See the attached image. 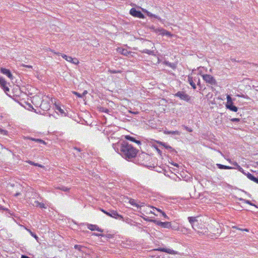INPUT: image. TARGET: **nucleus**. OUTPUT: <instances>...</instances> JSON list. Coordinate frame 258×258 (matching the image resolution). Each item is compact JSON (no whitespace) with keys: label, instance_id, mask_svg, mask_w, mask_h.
I'll list each match as a JSON object with an SVG mask.
<instances>
[{"label":"nucleus","instance_id":"b1692460","mask_svg":"<svg viewBox=\"0 0 258 258\" xmlns=\"http://www.w3.org/2000/svg\"><path fill=\"white\" fill-rule=\"evenodd\" d=\"M121 53L124 55L127 56L130 52L126 49H122L120 51Z\"/></svg>","mask_w":258,"mask_h":258},{"label":"nucleus","instance_id":"aec40b11","mask_svg":"<svg viewBox=\"0 0 258 258\" xmlns=\"http://www.w3.org/2000/svg\"><path fill=\"white\" fill-rule=\"evenodd\" d=\"M74 247L75 249H77L81 251H84V249L85 248V247L84 246L80 245H75Z\"/></svg>","mask_w":258,"mask_h":258},{"label":"nucleus","instance_id":"423d86ee","mask_svg":"<svg viewBox=\"0 0 258 258\" xmlns=\"http://www.w3.org/2000/svg\"><path fill=\"white\" fill-rule=\"evenodd\" d=\"M175 96L186 101H188L190 99V97L188 94L182 91L178 92L175 94Z\"/></svg>","mask_w":258,"mask_h":258},{"label":"nucleus","instance_id":"f704fd0d","mask_svg":"<svg viewBox=\"0 0 258 258\" xmlns=\"http://www.w3.org/2000/svg\"><path fill=\"white\" fill-rule=\"evenodd\" d=\"M27 230L29 231V232L30 233V234L33 237H34L35 239H37L38 238V237L37 236V235L35 234H34V233H33L30 230L27 229Z\"/></svg>","mask_w":258,"mask_h":258},{"label":"nucleus","instance_id":"2f4dec72","mask_svg":"<svg viewBox=\"0 0 258 258\" xmlns=\"http://www.w3.org/2000/svg\"><path fill=\"white\" fill-rule=\"evenodd\" d=\"M227 104H230V103H233L232 101V98L229 95L227 96Z\"/></svg>","mask_w":258,"mask_h":258},{"label":"nucleus","instance_id":"4d7b16f0","mask_svg":"<svg viewBox=\"0 0 258 258\" xmlns=\"http://www.w3.org/2000/svg\"><path fill=\"white\" fill-rule=\"evenodd\" d=\"M156 209L157 211H158V212H160L161 213V211H162L161 210L159 209H157V208H155Z\"/></svg>","mask_w":258,"mask_h":258},{"label":"nucleus","instance_id":"dca6fc26","mask_svg":"<svg viewBox=\"0 0 258 258\" xmlns=\"http://www.w3.org/2000/svg\"><path fill=\"white\" fill-rule=\"evenodd\" d=\"M125 139L127 140L135 142L136 143L138 144V145L141 144V142L139 140H137L135 138H134L133 137H131L130 136H126Z\"/></svg>","mask_w":258,"mask_h":258},{"label":"nucleus","instance_id":"864d4df0","mask_svg":"<svg viewBox=\"0 0 258 258\" xmlns=\"http://www.w3.org/2000/svg\"><path fill=\"white\" fill-rule=\"evenodd\" d=\"M194 82L196 83H197V82L198 81V78H195L194 79H193Z\"/></svg>","mask_w":258,"mask_h":258},{"label":"nucleus","instance_id":"0eeeda50","mask_svg":"<svg viewBox=\"0 0 258 258\" xmlns=\"http://www.w3.org/2000/svg\"><path fill=\"white\" fill-rule=\"evenodd\" d=\"M130 14L134 17L144 18V15L140 11H137L135 8H132L130 10Z\"/></svg>","mask_w":258,"mask_h":258},{"label":"nucleus","instance_id":"c03bdc74","mask_svg":"<svg viewBox=\"0 0 258 258\" xmlns=\"http://www.w3.org/2000/svg\"><path fill=\"white\" fill-rule=\"evenodd\" d=\"M162 145H163L166 149H171L170 146L166 145L165 143H162Z\"/></svg>","mask_w":258,"mask_h":258},{"label":"nucleus","instance_id":"4be33fe9","mask_svg":"<svg viewBox=\"0 0 258 258\" xmlns=\"http://www.w3.org/2000/svg\"><path fill=\"white\" fill-rule=\"evenodd\" d=\"M129 203L132 205V206H135V207H137V208H139L140 207V206L139 205L137 204L136 202H135V200L134 199H130V201H129Z\"/></svg>","mask_w":258,"mask_h":258},{"label":"nucleus","instance_id":"5701e85b","mask_svg":"<svg viewBox=\"0 0 258 258\" xmlns=\"http://www.w3.org/2000/svg\"><path fill=\"white\" fill-rule=\"evenodd\" d=\"M146 13L147 14V15L149 17H154L155 18H156L157 19H160V18L156 15H154V14H152L151 13L149 12H148V11H146Z\"/></svg>","mask_w":258,"mask_h":258},{"label":"nucleus","instance_id":"6e6552de","mask_svg":"<svg viewBox=\"0 0 258 258\" xmlns=\"http://www.w3.org/2000/svg\"><path fill=\"white\" fill-rule=\"evenodd\" d=\"M0 85L6 93L9 91V88L7 86V82L3 77H0Z\"/></svg>","mask_w":258,"mask_h":258},{"label":"nucleus","instance_id":"9b49d317","mask_svg":"<svg viewBox=\"0 0 258 258\" xmlns=\"http://www.w3.org/2000/svg\"><path fill=\"white\" fill-rule=\"evenodd\" d=\"M40 107L43 110H48L50 108V105L47 101L43 100L40 105Z\"/></svg>","mask_w":258,"mask_h":258},{"label":"nucleus","instance_id":"5fc2aeb1","mask_svg":"<svg viewBox=\"0 0 258 258\" xmlns=\"http://www.w3.org/2000/svg\"><path fill=\"white\" fill-rule=\"evenodd\" d=\"M20 195V192H17L16 194H15V197H17L18 196H19Z\"/></svg>","mask_w":258,"mask_h":258},{"label":"nucleus","instance_id":"052dcab7","mask_svg":"<svg viewBox=\"0 0 258 258\" xmlns=\"http://www.w3.org/2000/svg\"><path fill=\"white\" fill-rule=\"evenodd\" d=\"M75 94H77V95H78L79 97H80L81 96L77 92H75Z\"/></svg>","mask_w":258,"mask_h":258},{"label":"nucleus","instance_id":"79ce46f5","mask_svg":"<svg viewBox=\"0 0 258 258\" xmlns=\"http://www.w3.org/2000/svg\"><path fill=\"white\" fill-rule=\"evenodd\" d=\"M21 66L27 68H29V69H32V66H30V65H26V64H22Z\"/></svg>","mask_w":258,"mask_h":258},{"label":"nucleus","instance_id":"680f3d73","mask_svg":"<svg viewBox=\"0 0 258 258\" xmlns=\"http://www.w3.org/2000/svg\"><path fill=\"white\" fill-rule=\"evenodd\" d=\"M144 203H141V206H144Z\"/></svg>","mask_w":258,"mask_h":258},{"label":"nucleus","instance_id":"603ef678","mask_svg":"<svg viewBox=\"0 0 258 258\" xmlns=\"http://www.w3.org/2000/svg\"><path fill=\"white\" fill-rule=\"evenodd\" d=\"M21 258H30V257L28 256L22 255L21 256Z\"/></svg>","mask_w":258,"mask_h":258},{"label":"nucleus","instance_id":"393cba45","mask_svg":"<svg viewBox=\"0 0 258 258\" xmlns=\"http://www.w3.org/2000/svg\"><path fill=\"white\" fill-rule=\"evenodd\" d=\"M28 162L30 164L32 165H34V166H39V167H43L42 165H41L40 164H39L38 163H35L34 162L31 161H28Z\"/></svg>","mask_w":258,"mask_h":258},{"label":"nucleus","instance_id":"f257e3e1","mask_svg":"<svg viewBox=\"0 0 258 258\" xmlns=\"http://www.w3.org/2000/svg\"><path fill=\"white\" fill-rule=\"evenodd\" d=\"M120 154L129 161L136 157L138 150L126 142H123L120 146Z\"/></svg>","mask_w":258,"mask_h":258},{"label":"nucleus","instance_id":"7ed1b4c3","mask_svg":"<svg viewBox=\"0 0 258 258\" xmlns=\"http://www.w3.org/2000/svg\"><path fill=\"white\" fill-rule=\"evenodd\" d=\"M101 211L109 217L115 219H123V217L119 215L116 211H111L110 212H108L102 209H101Z\"/></svg>","mask_w":258,"mask_h":258},{"label":"nucleus","instance_id":"de8ad7c7","mask_svg":"<svg viewBox=\"0 0 258 258\" xmlns=\"http://www.w3.org/2000/svg\"><path fill=\"white\" fill-rule=\"evenodd\" d=\"M245 203H247V204H248L249 205H253L250 201H245Z\"/></svg>","mask_w":258,"mask_h":258},{"label":"nucleus","instance_id":"412c9836","mask_svg":"<svg viewBox=\"0 0 258 258\" xmlns=\"http://www.w3.org/2000/svg\"><path fill=\"white\" fill-rule=\"evenodd\" d=\"M165 133L166 134H171V135H180V132L177 131H167V132H165Z\"/></svg>","mask_w":258,"mask_h":258},{"label":"nucleus","instance_id":"c9c22d12","mask_svg":"<svg viewBox=\"0 0 258 258\" xmlns=\"http://www.w3.org/2000/svg\"><path fill=\"white\" fill-rule=\"evenodd\" d=\"M0 133L3 135H7L8 132L0 128Z\"/></svg>","mask_w":258,"mask_h":258},{"label":"nucleus","instance_id":"e2e57ef3","mask_svg":"<svg viewBox=\"0 0 258 258\" xmlns=\"http://www.w3.org/2000/svg\"><path fill=\"white\" fill-rule=\"evenodd\" d=\"M219 152L220 153V154H221L223 156H224V155L222 153V152H221L220 151H219Z\"/></svg>","mask_w":258,"mask_h":258},{"label":"nucleus","instance_id":"a18cd8bd","mask_svg":"<svg viewBox=\"0 0 258 258\" xmlns=\"http://www.w3.org/2000/svg\"><path fill=\"white\" fill-rule=\"evenodd\" d=\"M102 111L108 113L109 111V110L108 109L102 108Z\"/></svg>","mask_w":258,"mask_h":258},{"label":"nucleus","instance_id":"0e129e2a","mask_svg":"<svg viewBox=\"0 0 258 258\" xmlns=\"http://www.w3.org/2000/svg\"><path fill=\"white\" fill-rule=\"evenodd\" d=\"M245 231H248V230L246 229H244Z\"/></svg>","mask_w":258,"mask_h":258},{"label":"nucleus","instance_id":"473e14b6","mask_svg":"<svg viewBox=\"0 0 258 258\" xmlns=\"http://www.w3.org/2000/svg\"><path fill=\"white\" fill-rule=\"evenodd\" d=\"M235 168L237 169L238 170V171H239L242 172L243 174L246 175V174L245 172H244L243 169L239 165H237V166H236Z\"/></svg>","mask_w":258,"mask_h":258},{"label":"nucleus","instance_id":"20e7f679","mask_svg":"<svg viewBox=\"0 0 258 258\" xmlns=\"http://www.w3.org/2000/svg\"><path fill=\"white\" fill-rule=\"evenodd\" d=\"M188 219L189 223L191 225L192 228L197 231L198 232H200L198 227L199 223L197 219H196V217H189Z\"/></svg>","mask_w":258,"mask_h":258},{"label":"nucleus","instance_id":"a19ab883","mask_svg":"<svg viewBox=\"0 0 258 258\" xmlns=\"http://www.w3.org/2000/svg\"><path fill=\"white\" fill-rule=\"evenodd\" d=\"M161 213L162 214V215L166 219H168V217L166 215V214L163 211H161Z\"/></svg>","mask_w":258,"mask_h":258},{"label":"nucleus","instance_id":"13d9d810","mask_svg":"<svg viewBox=\"0 0 258 258\" xmlns=\"http://www.w3.org/2000/svg\"><path fill=\"white\" fill-rule=\"evenodd\" d=\"M227 160L230 163H232L231 161V160L230 159H227Z\"/></svg>","mask_w":258,"mask_h":258},{"label":"nucleus","instance_id":"f03ea898","mask_svg":"<svg viewBox=\"0 0 258 258\" xmlns=\"http://www.w3.org/2000/svg\"><path fill=\"white\" fill-rule=\"evenodd\" d=\"M151 221L153 222L155 224H156L158 226H160L162 228H168V229L171 228L172 229H175L174 227H173L171 226V224L169 222H161V221L157 220H152Z\"/></svg>","mask_w":258,"mask_h":258},{"label":"nucleus","instance_id":"4468645a","mask_svg":"<svg viewBox=\"0 0 258 258\" xmlns=\"http://www.w3.org/2000/svg\"><path fill=\"white\" fill-rule=\"evenodd\" d=\"M188 82L189 83V84L192 86L194 89H196V83L194 82L192 77L189 75L188 76Z\"/></svg>","mask_w":258,"mask_h":258},{"label":"nucleus","instance_id":"2eb2a0df","mask_svg":"<svg viewBox=\"0 0 258 258\" xmlns=\"http://www.w3.org/2000/svg\"><path fill=\"white\" fill-rule=\"evenodd\" d=\"M226 107L227 108L234 112H236L238 110L237 107L234 105L233 103H230V104H226Z\"/></svg>","mask_w":258,"mask_h":258},{"label":"nucleus","instance_id":"1a4fd4ad","mask_svg":"<svg viewBox=\"0 0 258 258\" xmlns=\"http://www.w3.org/2000/svg\"><path fill=\"white\" fill-rule=\"evenodd\" d=\"M87 227L89 229L91 230V231H98L101 232H102L103 230L100 228H99V227L96 225H93L88 224L87 225Z\"/></svg>","mask_w":258,"mask_h":258},{"label":"nucleus","instance_id":"58836bf2","mask_svg":"<svg viewBox=\"0 0 258 258\" xmlns=\"http://www.w3.org/2000/svg\"><path fill=\"white\" fill-rule=\"evenodd\" d=\"M40 208H44V209H46V207H45V205L44 203H40V205H39V206Z\"/></svg>","mask_w":258,"mask_h":258},{"label":"nucleus","instance_id":"ea45409f","mask_svg":"<svg viewBox=\"0 0 258 258\" xmlns=\"http://www.w3.org/2000/svg\"><path fill=\"white\" fill-rule=\"evenodd\" d=\"M39 205H40V202H39L38 201H35L34 202V203L33 204V206L37 207H39Z\"/></svg>","mask_w":258,"mask_h":258},{"label":"nucleus","instance_id":"6ab92c4d","mask_svg":"<svg viewBox=\"0 0 258 258\" xmlns=\"http://www.w3.org/2000/svg\"><path fill=\"white\" fill-rule=\"evenodd\" d=\"M217 166L218 167V168L221 169H231L233 168L231 166L224 165L221 164H217Z\"/></svg>","mask_w":258,"mask_h":258},{"label":"nucleus","instance_id":"a878e982","mask_svg":"<svg viewBox=\"0 0 258 258\" xmlns=\"http://www.w3.org/2000/svg\"><path fill=\"white\" fill-rule=\"evenodd\" d=\"M58 188L60 190L64 191H68L70 190V188H69L66 186H60Z\"/></svg>","mask_w":258,"mask_h":258},{"label":"nucleus","instance_id":"6e6d98bb","mask_svg":"<svg viewBox=\"0 0 258 258\" xmlns=\"http://www.w3.org/2000/svg\"><path fill=\"white\" fill-rule=\"evenodd\" d=\"M157 151H158V152L161 154V151L158 148H157Z\"/></svg>","mask_w":258,"mask_h":258},{"label":"nucleus","instance_id":"f8f14e48","mask_svg":"<svg viewBox=\"0 0 258 258\" xmlns=\"http://www.w3.org/2000/svg\"><path fill=\"white\" fill-rule=\"evenodd\" d=\"M157 250H158L160 251H162V252H166V253H168L169 254H175V251L173 250L169 249V248H158V249H157Z\"/></svg>","mask_w":258,"mask_h":258},{"label":"nucleus","instance_id":"72a5a7b5","mask_svg":"<svg viewBox=\"0 0 258 258\" xmlns=\"http://www.w3.org/2000/svg\"><path fill=\"white\" fill-rule=\"evenodd\" d=\"M182 127L187 132H192V130L191 128L188 127V126H186L185 125H182Z\"/></svg>","mask_w":258,"mask_h":258},{"label":"nucleus","instance_id":"c756f323","mask_svg":"<svg viewBox=\"0 0 258 258\" xmlns=\"http://www.w3.org/2000/svg\"><path fill=\"white\" fill-rule=\"evenodd\" d=\"M56 109L61 114H65L64 110L62 109L60 106H56Z\"/></svg>","mask_w":258,"mask_h":258},{"label":"nucleus","instance_id":"4c0bfd02","mask_svg":"<svg viewBox=\"0 0 258 258\" xmlns=\"http://www.w3.org/2000/svg\"><path fill=\"white\" fill-rule=\"evenodd\" d=\"M232 122H238L240 121V119L237 118H233L230 119Z\"/></svg>","mask_w":258,"mask_h":258},{"label":"nucleus","instance_id":"39448f33","mask_svg":"<svg viewBox=\"0 0 258 258\" xmlns=\"http://www.w3.org/2000/svg\"><path fill=\"white\" fill-rule=\"evenodd\" d=\"M203 78L204 80L212 85H215L216 84V81L213 76L210 75H203Z\"/></svg>","mask_w":258,"mask_h":258},{"label":"nucleus","instance_id":"7c9ffc66","mask_svg":"<svg viewBox=\"0 0 258 258\" xmlns=\"http://www.w3.org/2000/svg\"><path fill=\"white\" fill-rule=\"evenodd\" d=\"M111 74H115V73H121V71L119 70H109L108 71Z\"/></svg>","mask_w":258,"mask_h":258},{"label":"nucleus","instance_id":"cd10ccee","mask_svg":"<svg viewBox=\"0 0 258 258\" xmlns=\"http://www.w3.org/2000/svg\"><path fill=\"white\" fill-rule=\"evenodd\" d=\"M161 31H162V33L163 35H165L169 36H170L171 35L170 32H169L167 31H166L164 29L161 30Z\"/></svg>","mask_w":258,"mask_h":258},{"label":"nucleus","instance_id":"c85d7f7f","mask_svg":"<svg viewBox=\"0 0 258 258\" xmlns=\"http://www.w3.org/2000/svg\"><path fill=\"white\" fill-rule=\"evenodd\" d=\"M70 62H72V63L78 64L79 63V61L78 59L76 58H72V60Z\"/></svg>","mask_w":258,"mask_h":258},{"label":"nucleus","instance_id":"bb28decb","mask_svg":"<svg viewBox=\"0 0 258 258\" xmlns=\"http://www.w3.org/2000/svg\"><path fill=\"white\" fill-rule=\"evenodd\" d=\"M142 52L147 53L148 54H153V51L150 50L148 49H144L142 51Z\"/></svg>","mask_w":258,"mask_h":258},{"label":"nucleus","instance_id":"e433bc0d","mask_svg":"<svg viewBox=\"0 0 258 258\" xmlns=\"http://www.w3.org/2000/svg\"><path fill=\"white\" fill-rule=\"evenodd\" d=\"M164 63L166 65L170 67L171 68H173L174 64L169 62V61H165Z\"/></svg>","mask_w":258,"mask_h":258},{"label":"nucleus","instance_id":"3c124183","mask_svg":"<svg viewBox=\"0 0 258 258\" xmlns=\"http://www.w3.org/2000/svg\"><path fill=\"white\" fill-rule=\"evenodd\" d=\"M233 165H234V166H235L236 167L237 166V165H238V164H237V162H234L233 163H232Z\"/></svg>","mask_w":258,"mask_h":258},{"label":"nucleus","instance_id":"37998d69","mask_svg":"<svg viewBox=\"0 0 258 258\" xmlns=\"http://www.w3.org/2000/svg\"><path fill=\"white\" fill-rule=\"evenodd\" d=\"M92 235L96 236H104L103 234H98V233H94L92 234Z\"/></svg>","mask_w":258,"mask_h":258},{"label":"nucleus","instance_id":"ddd939ff","mask_svg":"<svg viewBox=\"0 0 258 258\" xmlns=\"http://www.w3.org/2000/svg\"><path fill=\"white\" fill-rule=\"evenodd\" d=\"M25 139H28V140H30L33 141H35V142H37L38 143H40V144H46V143L44 141H43L41 139H35V138H33L29 137H25Z\"/></svg>","mask_w":258,"mask_h":258},{"label":"nucleus","instance_id":"f3484780","mask_svg":"<svg viewBox=\"0 0 258 258\" xmlns=\"http://www.w3.org/2000/svg\"><path fill=\"white\" fill-rule=\"evenodd\" d=\"M246 176L247 177V178L252 181H253L254 182L258 183V178L255 177V176H254L253 175H252L251 174L249 173H248L246 174Z\"/></svg>","mask_w":258,"mask_h":258},{"label":"nucleus","instance_id":"a211bd4d","mask_svg":"<svg viewBox=\"0 0 258 258\" xmlns=\"http://www.w3.org/2000/svg\"><path fill=\"white\" fill-rule=\"evenodd\" d=\"M55 54H56L57 55H59L60 54H61V56L64 58L66 60H67L69 62H70L72 61V57L71 56H67V55L64 54H61L59 52H58V53H56L55 52Z\"/></svg>","mask_w":258,"mask_h":258},{"label":"nucleus","instance_id":"bf43d9fd","mask_svg":"<svg viewBox=\"0 0 258 258\" xmlns=\"http://www.w3.org/2000/svg\"><path fill=\"white\" fill-rule=\"evenodd\" d=\"M227 160L230 163H232L231 161V160L230 159H227Z\"/></svg>","mask_w":258,"mask_h":258},{"label":"nucleus","instance_id":"49530a36","mask_svg":"<svg viewBox=\"0 0 258 258\" xmlns=\"http://www.w3.org/2000/svg\"><path fill=\"white\" fill-rule=\"evenodd\" d=\"M197 85L201 86L200 78L198 77V81L197 82Z\"/></svg>","mask_w":258,"mask_h":258},{"label":"nucleus","instance_id":"8fccbe9b","mask_svg":"<svg viewBox=\"0 0 258 258\" xmlns=\"http://www.w3.org/2000/svg\"><path fill=\"white\" fill-rule=\"evenodd\" d=\"M74 149H75V150H77V151H78V152H80V151H81V149H79V148H77V147H75V148H74Z\"/></svg>","mask_w":258,"mask_h":258},{"label":"nucleus","instance_id":"9d476101","mask_svg":"<svg viewBox=\"0 0 258 258\" xmlns=\"http://www.w3.org/2000/svg\"><path fill=\"white\" fill-rule=\"evenodd\" d=\"M1 71L2 73L7 75L10 79H13V75L9 70L5 68H1Z\"/></svg>","mask_w":258,"mask_h":258},{"label":"nucleus","instance_id":"09e8293b","mask_svg":"<svg viewBox=\"0 0 258 258\" xmlns=\"http://www.w3.org/2000/svg\"><path fill=\"white\" fill-rule=\"evenodd\" d=\"M7 210L6 209L3 208V206H2L1 205H0V210Z\"/></svg>","mask_w":258,"mask_h":258}]
</instances>
